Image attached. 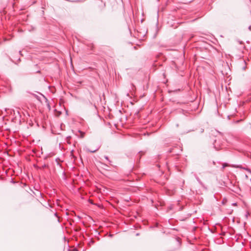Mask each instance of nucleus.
Wrapping results in <instances>:
<instances>
[{"mask_svg":"<svg viewBox=\"0 0 251 251\" xmlns=\"http://www.w3.org/2000/svg\"><path fill=\"white\" fill-rule=\"evenodd\" d=\"M249 28L250 30H251V26H250Z\"/></svg>","mask_w":251,"mask_h":251,"instance_id":"6","label":"nucleus"},{"mask_svg":"<svg viewBox=\"0 0 251 251\" xmlns=\"http://www.w3.org/2000/svg\"><path fill=\"white\" fill-rule=\"evenodd\" d=\"M104 157H105V158L106 160H108V157L107 156H105Z\"/></svg>","mask_w":251,"mask_h":251,"instance_id":"5","label":"nucleus"},{"mask_svg":"<svg viewBox=\"0 0 251 251\" xmlns=\"http://www.w3.org/2000/svg\"><path fill=\"white\" fill-rule=\"evenodd\" d=\"M228 165L226 163H224L223 164V169H224Z\"/></svg>","mask_w":251,"mask_h":251,"instance_id":"3","label":"nucleus"},{"mask_svg":"<svg viewBox=\"0 0 251 251\" xmlns=\"http://www.w3.org/2000/svg\"><path fill=\"white\" fill-rule=\"evenodd\" d=\"M60 114H61V112H59V113H58V115H59Z\"/></svg>","mask_w":251,"mask_h":251,"instance_id":"7","label":"nucleus"},{"mask_svg":"<svg viewBox=\"0 0 251 251\" xmlns=\"http://www.w3.org/2000/svg\"><path fill=\"white\" fill-rule=\"evenodd\" d=\"M216 142H217V140H215V143H214V147L215 149L216 150H219V149H220V148H219V147L217 146V145H216Z\"/></svg>","mask_w":251,"mask_h":251,"instance_id":"1","label":"nucleus"},{"mask_svg":"<svg viewBox=\"0 0 251 251\" xmlns=\"http://www.w3.org/2000/svg\"><path fill=\"white\" fill-rule=\"evenodd\" d=\"M98 150V149H96V150H88V151H89V152H92V153H93V152H96Z\"/></svg>","mask_w":251,"mask_h":251,"instance_id":"2","label":"nucleus"},{"mask_svg":"<svg viewBox=\"0 0 251 251\" xmlns=\"http://www.w3.org/2000/svg\"><path fill=\"white\" fill-rule=\"evenodd\" d=\"M69 251H78L77 249H73L69 250Z\"/></svg>","mask_w":251,"mask_h":251,"instance_id":"4","label":"nucleus"}]
</instances>
